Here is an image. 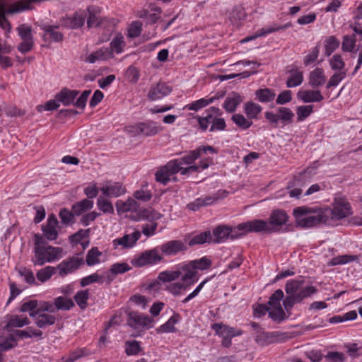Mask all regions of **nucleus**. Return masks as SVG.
Returning <instances> with one entry per match:
<instances>
[{
    "mask_svg": "<svg viewBox=\"0 0 362 362\" xmlns=\"http://www.w3.org/2000/svg\"><path fill=\"white\" fill-rule=\"evenodd\" d=\"M186 236L187 237V245L190 247L205 243H211L213 240V236L209 230L197 234L192 238H189V235Z\"/></svg>",
    "mask_w": 362,
    "mask_h": 362,
    "instance_id": "nucleus-28",
    "label": "nucleus"
},
{
    "mask_svg": "<svg viewBox=\"0 0 362 362\" xmlns=\"http://www.w3.org/2000/svg\"><path fill=\"white\" fill-rule=\"evenodd\" d=\"M116 208L118 214L125 213L128 211H136L139 208V204L134 199L129 198L127 201L123 202L118 200L116 204Z\"/></svg>",
    "mask_w": 362,
    "mask_h": 362,
    "instance_id": "nucleus-29",
    "label": "nucleus"
},
{
    "mask_svg": "<svg viewBox=\"0 0 362 362\" xmlns=\"http://www.w3.org/2000/svg\"><path fill=\"white\" fill-rule=\"evenodd\" d=\"M288 216L285 211L281 209H276L272 211L269 216V221L268 222L269 228L274 229L272 233H276L279 230V227L286 224Z\"/></svg>",
    "mask_w": 362,
    "mask_h": 362,
    "instance_id": "nucleus-19",
    "label": "nucleus"
},
{
    "mask_svg": "<svg viewBox=\"0 0 362 362\" xmlns=\"http://www.w3.org/2000/svg\"><path fill=\"white\" fill-rule=\"evenodd\" d=\"M205 117H197L198 123L202 131L205 132L210 124L214 122L215 119L221 117L223 112L221 109L216 107H210L205 111Z\"/></svg>",
    "mask_w": 362,
    "mask_h": 362,
    "instance_id": "nucleus-16",
    "label": "nucleus"
},
{
    "mask_svg": "<svg viewBox=\"0 0 362 362\" xmlns=\"http://www.w3.org/2000/svg\"><path fill=\"white\" fill-rule=\"evenodd\" d=\"M163 129V128L161 126L152 120L138 122L124 128V131L131 136H153L162 132Z\"/></svg>",
    "mask_w": 362,
    "mask_h": 362,
    "instance_id": "nucleus-3",
    "label": "nucleus"
},
{
    "mask_svg": "<svg viewBox=\"0 0 362 362\" xmlns=\"http://www.w3.org/2000/svg\"><path fill=\"white\" fill-rule=\"evenodd\" d=\"M346 76V71H338L334 73L329 78L327 88L337 86Z\"/></svg>",
    "mask_w": 362,
    "mask_h": 362,
    "instance_id": "nucleus-62",
    "label": "nucleus"
},
{
    "mask_svg": "<svg viewBox=\"0 0 362 362\" xmlns=\"http://www.w3.org/2000/svg\"><path fill=\"white\" fill-rule=\"evenodd\" d=\"M57 268L52 266H47L40 269L37 274L36 277L38 281L42 283L48 281L52 276L56 273Z\"/></svg>",
    "mask_w": 362,
    "mask_h": 362,
    "instance_id": "nucleus-45",
    "label": "nucleus"
},
{
    "mask_svg": "<svg viewBox=\"0 0 362 362\" xmlns=\"http://www.w3.org/2000/svg\"><path fill=\"white\" fill-rule=\"evenodd\" d=\"M303 81V73L298 69L293 68L291 70V75L286 81V86L293 88L300 86Z\"/></svg>",
    "mask_w": 362,
    "mask_h": 362,
    "instance_id": "nucleus-30",
    "label": "nucleus"
},
{
    "mask_svg": "<svg viewBox=\"0 0 362 362\" xmlns=\"http://www.w3.org/2000/svg\"><path fill=\"white\" fill-rule=\"evenodd\" d=\"M125 354L127 356H135L143 351L140 342L136 340H127L124 343Z\"/></svg>",
    "mask_w": 362,
    "mask_h": 362,
    "instance_id": "nucleus-42",
    "label": "nucleus"
},
{
    "mask_svg": "<svg viewBox=\"0 0 362 362\" xmlns=\"http://www.w3.org/2000/svg\"><path fill=\"white\" fill-rule=\"evenodd\" d=\"M89 298L88 290H81L74 296V300L81 309H85L88 306L87 300Z\"/></svg>",
    "mask_w": 362,
    "mask_h": 362,
    "instance_id": "nucleus-51",
    "label": "nucleus"
},
{
    "mask_svg": "<svg viewBox=\"0 0 362 362\" xmlns=\"http://www.w3.org/2000/svg\"><path fill=\"white\" fill-rule=\"evenodd\" d=\"M83 263V258L79 257V255H76L63 260L56 268L59 270V275L64 277L76 271Z\"/></svg>",
    "mask_w": 362,
    "mask_h": 362,
    "instance_id": "nucleus-12",
    "label": "nucleus"
},
{
    "mask_svg": "<svg viewBox=\"0 0 362 362\" xmlns=\"http://www.w3.org/2000/svg\"><path fill=\"white\" fill-rule=\"evenodd\" d=\"M178 320L179 315L177 314L173 315L165 323L156 329V332L158 334L175 332L176 331L175 325L178 322Z\"/></svg>",
    "mask_w": 362,
    "mask_h": 362,
    "instance_id": "nucleus-31",
    "label": "nucleus"
},
{
    "mask_svg": "<svg viewBox=\"0 0 362 362\" xmlns=\"http://www.w3.org/2000/svg\"><path fill=\"white\" fill-rule=\"evenodd\" d=\"M97 205L103 213L114 214V207L110 201L100 197L97 199Z\"/></svg>",
    "mask_w": 362,
    "mask_h": 362,
    "instance_id": "nucleus-60",
    "label": "nucleus"
},
{
    "mask_svg": "<svg viewBox=\"0 0 362 362\" xmlns=\"http://www.w3.org/2000/svg\"><path fill=\"white\" fill-rule=\"evenodd\" d=\"M297 98L305 103L320 102L324 99L319 90H300L297 93Z\"/></svg>",
    "mask_w": 362,
    "mask_h": 362,
    "instance_id": "nucleus-24",
    "label": "nucleus"
},
{
    "mask_svg": "<svg viewBox=\"0 0 362 362\" xmlns=\"http://www.w3.org/2000/svg\"><path fill=\"white\" fill-rule=\"evenodd\" d=\"M329 64L332 70H339L343 71L345 63L340 54H334L329 61Z\"/></svg>",
    "mask_w": 362,
    "mask_h": 362,
    "instance_id": "nucleus-63",
    "label": "nucleus"
},
{
    "mask_svg": "<svg viewBox=\"0 0 362 362\" xmlns=\"http://www.w3.org/2000/svg\"><path fill=\"white\" fill-rule=\"evenodd\" d=\"M88 351L85 349H79L71 352L69 356H63L62 361L63 362H74L80 358L88 355Z\"/></svg>",
    "mask_w": 362,
    "mask_h": 362,
    "instance_id": "nucleus-57",
    "label": "nucleus"
},
{
    "mask_svg": "<svg viewBox=\"0 0 362 362\" xmlns=\"http://www.w3.org/2000/svg\"><path fill=\"white\" fill-rule=\"evenodd\" d=\"M18 35H20L22 42L18 45V50L23 53L30 52L33 47V40L32 35V29L30 26L23 24L18 28Z\"/></svg>",
    "mask_w": 362,
    "mask_h": 362,
    "instance_id": "nucleus-14",
    "label": "nucleus"
},
{
    "mask_svg": "<svg viewBox=\"0 0 362 362\" xmlns=\"http://www.w3.org/2000/svg\"><path fill=\"white\" fill-rule=\"evenodd\" d=\"M101 255V252L99 251L98 247H92L86 255V264L88 266H93L99 263V257Z\"/></svg>",
    "mask_w": 362,
    "mask_h": 362,
    "instance_id": "nucleus-58",
    "label": "nucleus"
},
{
    "mask_svg": "<svg viewBox=\"0 0 362 362\" xmlns=\"http://www.w3.org/2000/svg\"><path fill=\"white\" fill-rule=\"evenodd\" d=\"M285 291L287 296L283 300V305L288 313H291L296 303H301L305 298L317 292L315 286H305L303 279L288 281L285 285Z\"/></svg>",
    "mask_w": 362,
    "mask_h": 362,
    "instance_id": "nucleus-1",
    "label": "nucleus"
},
{
    "mask_svg": "<svg viewBox=\"0 0 362 362\" xmlns=\"http://www.w3.org/2000/svg\"><path fill=\"white\" fill-rule=\"evenodd\" d=\"M159 246L151 250H146L132 260V264L136 267H142L147 265H153L160 262L163 257L160 254Z\"/></svg>",
    "mask_w": 362,
    "mask_h": 362,
    "instance_id": "nucleus-6",
    "label": "nucleus"
},
{
    "mask_svg": "<svg viewBox=\"0 0 362 362\" xmlns=\"http://www.w3.org/2000/svg\"><path fill=\"white\" fill-rule=\"evenodd\" d=\"M216 200V198H213L211 197H206L204 198H198L195 199L194 202L189 203L187 205V208L191 211H197L201 207L210 205L214 203V202Z\"/></svg>",
    "mask_w": 362,
    "mask_h": 362,
    "instance_id": "nucleus-32",
    "label": "nucleus"
},
{
    "mask_svg": "<svg viewBox=\"0 0 362 362\" xmlns=\"http://www.w3.org/2000/svg\"><path fill=\"white\" fill-rule=\"evenodd\" d=\"M110 56V52L107 48H101L91 53L86 59V62L89 63H95L99 60H105Z\"/></svg>",
    "mask_w": 362,
    "mask_h": 362,
    "instance_id": "nucleus-40",
    "label": "nucleus"
},
{
    "mask_svg": "<svg viewBox=\"0 0 362 362\" xmlns=\"http://www.w3.org/2000/svg\"><path fill=\"white\" fill-rule=\"evenodd\" d=\"M357 317V313L356 310L349 311L343 315H335L329 318V322L330 323H339L348 320H353Z\"/></svg>",
    "mask_w": 362,
    "mask_h": 362,
    "instance_id": "nucleus-54",
    "label": "nucleus"
},
{
    "mask_svg": "<svg viewBox=\"0 0 362 362\" xmlns=\"http://www.w3.org/2000/svg\"><path fill=\"white\" fill-rule=\"evenodd\" d=\"M141 235L140 231L135 230L131 234H126L122 238L115 239L113 240V245L115 247L122 245L125 248L132 247L141 238Z\"/></svg>",
    "mask_w": 362,
    "mask_h": 362,
    "instance_id": "nucleus-23",
    "label": "nucleus"
},
{
    "mask_svg": "<svg viewBox=\"0 0 362 362\" xmlns=\"http://www.w3.org/2000/svg\"><path fill=\"white\" fill-rule=\"evenodd\" d=\"M54 308L57 310H69L74 306V301L64 296H59L54 299Z\"/></svg>",
    "mask_w": 362,
    "mask_h": 362,
    "instance_id": "nucleus-41",
    "label": "nucleus"
},
{
    "mask_svg": "<svg viewBox=\"0 0 362 362\" xmlns=\"http://www.w3.org/2000/svg\"><path fill=\"white\" fill-rule=\"evenodd\" d=\"M142 30V23L139 21L132 22L128 28V37L135 38L140 35Z\"/></svg>",
    "mask_w": 362,
    "mask_h": 362,
    "instance_id": "nucleus-64",
    "label": "nucleus"
},
{
    "mask_svg": "<svg viewBox=\"0 0 362 362\" xmlns=\"http://www.w3.org/2000/svg\"><path fill=\"white\" fill-rule=\"evenodd\" d=\"M211 329L215 331L216 335L222 338L221 344L226 348L230 346L233 337L240 336L243 333L240 329H236L223 323H214L211 325Z\"/></svg>",
    "mask_w": 362,
    "mask_h": 362,
    "instance_id": "nucleus-8",
    "label": "nucleus"
},
{
    "mask_svg": "<svg viewBox=\"0 0 362 362\" xmlns=\"http://www.w3.org/2000/svg\"><path fill=\"white\" fill-rule=\"evenodd\" d=\"M325 210L329 211L327 214L328 221L340 220L352 214L351 206L344 197L339 196L334 199L332 208L325 207Z\"/></svg>",
    "mask_w": 362,
    "mask_h": 362,
    "instance_id": "nucleus-5",
    "label": "nucleus"
},
{
    "mask_svg": "<svg viewBox=\"0 0 362 362\" xmlns=\"http://www.w3.org/2000/svg\"><path fill=\"white\" fill-rule=\"evenodd\" d=\"M103 194L107 197H118L126 193V188L120 182H107L101 188Z\"/></svg>",
    "mask_w": 362,
    "mask_h": 362,
    "instance_id": "nucleus-21",
    "label": "nucleus"
},
{
    "mask_svg": "<svg viewBox=\"0 0 362 362\" xmlns=\"http://www.w3.org/2000/svg\"><path fill=\"white\" fill-rule=\"evenodd\" d=\"M134 197L139 201L147 202L152 198V193L147 189V185H143L134 192Z\"/></svg>",
    "mask_w": 362,
    "mask_h": 362,
    "instance_id": "nucleus-53",
    "label": "nucleus"
},
{
    "mask_svg": "<svg viewBox=\"0 0 362 362\" xmlns=\"http://www.w3.org/2000/svg\"><path fill=\"white\" fill-rule=\"evenodd\" d=\"M231 119L237 127L243 130L249 129L252 125V121L249 118H245L241 114H234L231 117Z\"/></svg>",
    "mask_w": 362,
    "mask_h": 362,
    "instance_id": "nucleus-44",
    "label": "nucleus"
},
{
    "mask_svg": "<svg viewBox=\"0 0 362 362\" xmlns=\"http://www.w3.org/2000/svg\"><path fill=\"white\" fill-rule=\"evenodd\" d=\"M59 221L54 214L48 216L47 223L42 226V230L45 238L49 240H54L58 238Z\"/></svg>",
    "mask_w": 362,
    "mask_h": 362,
    "instance_id": "nucleus-18",
    "label": "nucleus"
},
{
    "mask_svg": "<svg viewBox=\"0 0 362 362\" xmlns=\"http://www.w3.org/2000/svg\"><path fill=\"white\" fill-rule=\"evenodd\" d=\"M255 95L259 102L269 103L274 99L275 93L271 89L263 88L257 90Z\"/></svg>",
    "mask_w": 362,
    "mask_h": 362,
    "instance_id": "nucleus-43",
    "label": "nucleus"
},
{
    "mask_svg": "<svg viewBox=\"0 0 362 362\" xmlns=\"http://www.w3.org/2000/svg\"><path fill=\"white\" fill-rule=\"evenodd\" d=\"M62 252V248L48 246L44 248H37L33 250V256L31 262L35 266H42L48 262H53L59 259Z\"/></svg>",
    "mask_w": 362,
    "mask_h": 362,
    "instance_id": "nucleus-4",
    "label": "nucleus"
},
{
    "mask_svg": "<svg viewBox=\"0 0 362 362\" xmlns=\"http://www.w3.org/2000/svg\"><path fill=\"white\" fill-rule=\"evenodd\" d=\"M355 35H346L343 37L341 50L344 52H353L356 47Z\"/></svg>",
    "mask_w": 362,
    "mask_h": 362,
    "instance_id": "nucleus-48",
    "label": "nucleus"
},
{
    "mask_svg": "<svg viewBox=\"0 0 362 362\" xmlns=\"http://www.w3.org/2000/svg\"><path fill=\"white\" fill-rule=\"evenodd\" d=\"M16 334L22 339L30 338L32 337L42 339V332L32 327H29L26 330H18L16 332Z\"/></svg>",
    "mask_w": 362,
    "mask_h": 362,
    "instance_id": "nucleus-55",
    "label": "nucleus"
},
{
    "mask_svg": "<svg viewBox=\"0 0 362 362\" xmlns=\"http://www.w3.org/2000/svg\"><path fill=\"white\" fill-rule=\"evenodd\" d=\"M88 13V18L87 20V24L89 28L97 27L100 24L98 14L100 13V8L95 6H90L87 8Z\"/></svg>",
    "mask_w": 362,
    "mask_h": 362,
    "instance_id": "nucleus-38",
    "label": "nucleus"
},
{
    "mask_svg": "<svg viewBox=\"0 0 362 362\" xmlns=\"http://www.w3.org/2000/svg\"><path fill=\"white\" fill-rule=\"evenodd\" d=\"M78 93L79 91L76 90L64 88L55 95V98L57 101L62 103L63 105H69L74 103Z\"/></svg>",
    "mask_w": 362,
    "mask_h": 362,
    "instance_id": "nucleus-26",
    "label": "nucleus"
},
{
    "mask_svg": "<svg viewBox=\"0 0 362 362\" xmlns=\"http://www.w3.org/2000/svg\"><path fill=\"white\" fill-rule=\"evenodd\" d=\"M329 212L325 208L302 206L293 209L296 225L301 228L315 227L320 223H328L327 214Z\"/></svg>",
    "mask_w": 362,
    "mask_h": 362,
    "instance_id": "nucleus-2",
    "label": "nucleus"
},
{
    "mask_svg": "<svg viewBox=\"0 0 362 362\" xmlns=\"http://www.w3.org/2000/svg\"><path fill=\"white\" fill-rule=\"evenodd\" d=\"M209 166V163L208 160H202L199 163V165H192L187 168H184L181 166L180 162L177 160V159H175L167 163L163 167L166 169L167 172L170 173L171 176L175 175L178 172L180 173L181 175H187L191 173H194L197 171L199 168L206 169Z\"/></svg>",
    "mask_w": 362,
    "mask_h": 362,
    "instance_id": "nucleus-7",
    "label": "nucleus"
},
{
    "mask_svg": "<svg viewBox=\"0 0 362 362\" xmlns=\"http://www.w3.org/2000/svg\"><path fill=\"white\" fill-rule=\"evenodd\" d=\"M6 6L5 1L0 0V27L2 28H6V25H10L6 18V14L16 13L28 8V6L19 2L11 4L9 8H6Z\"/></svg>",
    "mask_w": 362,
    "mask_h": 362,
    "instance_id": "nucleus-15",
    "label": "nucleus"
},
{
    "mask_svg": "<svg viewBox=\"0 0 362 362\" xmlns=\"http://www.w3.org/2000/svg\"><path fill=\"white\" fill-rule=\"evenodd\" d=\"M74 213L71 212L66 208H63L59 211V218L63 224L69 225L74 223Z\"/></svg>",
    "mask_w": 362,
    "mask_h": 362,
    "instance_id": "nucleus-61",
    "label": "nucleus"
},
{
    "mask_svg": "<svg viewBox=\"0 0 362 362\" xmlns=\"http://www.w3.org/2000/svg\"><path fill=\"white\" fill-rule=\"evenodd\" d=\"M268 222L264 220L255 219L239 224L237 226L238 230L247 233H272L273 228H269Z\"/></svg>",
    "mask_w": 362,
    "mask_h": 362,
    "instance_id": "nucleus-11",
    "label": "nucleus"
},
{
    "mask_svg": "<svg viewBox=\"0 0 362 362\" xmlns=\"http://www.w3.org/2000/svg\"><path fill=\"white\" fill-rule=\"evenodd\" d=\"M194 269L197 270H205L209 269L211 266V261L206 257H203L200 259L189 261Z\"/></svg>",
    "mask_w": 362,
    "mask_h": 362,
    "instance_id": "nucleus-50",
    "label": "nucleus"
},
{
    "mask_svg": "<svg viewBox=\"0 0 362 362\" xmlns=\"http://www.w3.org/2000/svg\"><path fill=\"white\" fill-rule=\"evenodd\" d=\"M178 271L181 273V280L187 284L189 287L197 281L196 277L197 272L194 269L189 262L177 265Z\"/></svg>",
    "mask_w": 362,
    "mask_h": 362,
    "instance_id": "nucleus-17",
    "label": "nucleus"
},
{
    "mask_svg": "<svg viewBox=\"0 0 362 362\" xmlns=\"http://www.w3.org/2000/svg\"><path fill=\"white\" fill-rule=\"evenodd\" d=\"M181 273L178 271L177 265L173 271H164L158 274V279L163 282H170L179 279Z\"/></svg>",
    "mask_w": 362,
    "mask_h": 362,
    "instance_id": "nucleus-46",
    "label": "nucleus"
},
{
    "mask_svg": "<svg viewBox=\"0 0 362 362\" xmlns=\"http://www.w3.org/2000/svg\"><path fill=\"white\" fill-rule=\"evenodd\" d=\"M153 320L148 315L132 311L128 314L127 324L132 328L140 327L149 329L153 326Z\"/></svg>",
    "mask_w": 362,
    "mask_h": 362,
    "instance_id": "nucleus-13",
    "label": "nucleus"
},
{
    "mask_svg": "<svg viewBox=\"0 0 362 362\" xmlns=\"http://www.w3.org/2000/svg\"><path fill=\"white\" fill-rule=\"evenodd\" d=\"M326 82V77L322 69L315 68L309 74L308 84L313 88L323 86Z\"/></svg>",
    "mask_w": 362,
    "mask_h": 362,
    "instance_id": "nucleus-27",
    "label": "nucleus"
},
{
    "mask_svg": "<svg viewBox=\"0 0 362 362\" xmlns=\"http://www.w3.org/2000/svg\"><path fill=\"white\" fill-rule=\"evenodd\" d=\"M93 207V202L88 199H84L72 206V211H74L76 216H80L85 211L91 209Z\"/></svg>",
    "mask_w": 362,
    "mask_h": 362,
    "instance_id": "nucleus-33",
    "label": "nucleus"
},
{
    "mask_svg": "<svg viewBox=\"0 0 362 362\" xmlns=\"http://www.w3.org/2000/svg\"><path fill=\"white\" fill-rule=\"evenodd\" d=\"M289 27L288 24H286L283 26H279L276 24H274L272 26L263 28H262L257 34H256L255 36L250 37H246L245 39L243 40L242 42H247L249 40L255 39L257 37L264 36L266 35L272 33L276 31H279L280 30L286 29Z\"/></svg>",
    "mask_w": 362,
    "mask_h": 362,
    "instance_id": "nucleus-37",
    "label": "nucleus"
},
{
    "mask_svg": "<svg viewBox=\"0 0 362 362\" xmlns=\"http://www.w3.org/2000/svg\"><path fill=\"white\" fill-rule=\"evenodd\" d=\"M58 26L45 25L43 27L45 37L51 38L54 42L62 41L63 39V35L58 31Z\"/></svg>",
    "mask_w": 362,
    "mask_h": 362,
    "instance_id": "nucleus-36",
    "label": "nucleus"
},
{
    "mask_svg": "<svg viewBox=\"0 0 362 362\" xmlns=\"http://www.w3.org/2000/svg\"><path fill=\"white\" fill-rule=\"evenodd\" d=\"M284 293L281 289H277L270 296L268 304L271 308H282L281 305V300H283Z\"/></svg>",
    "mask_w": 362,
    "mask_h": 362,
    "instance_id": "nucleus-52",
    "label": "nucleus"
},
{
    "mask_svg": "<svg viewBox=\"0 0 362 362\" xmlns=\"http://www.w3.org/2000/svg\"><path fill=\"white\" fill-rule=\"evenodd\" d=\"M279 121L284 125L291 124L293 122L294 113L293 111L286 107H280L277 109Z\"/></svg>",
    "mask_w": 362,
    "mask_h": 362,
    "instance_id": "nucleus-35",
    "label": "nucleus"
},
{
    "mask_svg": "<svg viewBox=\"0 0 362 362\" xmlns=\"http://www.w3.org/2000/svg\"><path fill=\"white\" fill-rule=\"evenodd\" d=\"M244 233H240L239 235H234L233 234L232 228L226 226L220 225L217 227H216L213 230V235L212 236L214 238L213 239V242L214 243H221L222 241H224L228 238H230L231 239L236 238L238 237H240L243 235Z\"/></svg>",
    "mask_w": 362,
    "mask_h": 362,
    "instance_id": "nucleus-22",
    "label": "nucleus"
},
{
    "mask_svg": "<svg viewBox=\"0 0 362 362\" xmlns=\"http://www.w3.org/2000/svg\"><path fill=\"white\" fill-rule=\"evenodd\" d=\"M198 158H199V150H193L182 158H177V160L180 162L182 166V165L192 164Z\"/></svg>",
    "mask_w": 362,
    "mask_h": 362,
    "instance_id": "nucleus-59",
    "label": "nucleus"
},
{
    "mask_svg": "<svg viewBox=\"0 0 362 362\" xmlns=\"http://www.w3.org/2000/svg\"><path fill=\"white\" fill-rule=\"evenodd\" d=\"M56 322V317L48 313H41L35 318V324L40 328H45Z\"/></svg>",
    "mask_w": 362,
    "mask_h": 362,
    "instance_id": "nucleus-34",
    "label": "nucleus"
},
{
    "mask_svg": "<svg viewBox=\"0 0 362 362\" xmlns=\"http://www.w3.org/2000/svg\"><path fill=\"white\" fill-rule=\"evenodd\" d=\"M243 100V98L239 93L232 92L226 98L223 107L228 113L234 112Z\"/></svg>",
    "mask_w": 362,
    "mask_h": 362,
    "instance_id": "nucleus-25",
    "label": "nucleus"
},
{
    "mask_svg": "<svg viewBox=\"0 0 362 362\" xmlns=\"http://www.w3.org/2000/svg\"><path fill=\"white\" fill-rule=\"evenodd\" d=\"M171 91V86L164 82H159L156 85L151 86L148 97L151 100H157L167 96Z\"/></svg>",
    "mask_w": 362,
    "mask_h": 362,
    "instance_id": "nucleus-20",
    "label": "nucleus"
},
{
    "mask_svg": "<svg viewBox=\"0 0 362 362\" xmlns=\"http://www.w3.org/2000/svg\"><path fill=\"white\" fill-rule=\"evenodd\" d=\"M262 107L254 102H247L244 105V111L250 119H256L261 112Z\"/></svg>",
    "mask_w": 362,
    "mask_h": 362,
    "instance_id": "nucleus-39",
    "label": "nucleus"
},
{
    "mask_svg": "<svg viewBox=\"0 0 362 362\" xmlns=\"http://www.w3.org/2000/svg\"><path fill=\"white\" fill-rule=\"evenodd\" d=\"M314 168L308 167L305 169L303 171L299 173L297 175L294 176V179L293 182H289L288 187H301L306 183L307 181L312 177V176L315 174ZM302 190L298 188H294L289 191V195L291 197L299 198V196L301 194Z\"/></svg>",
    "mask_w": 362,
    "mask_h": 362,
    "instance_id": "nucleus-9",
    "label": "nucleus"
},
{
    "mask_svg": "<svg viewBox=\"0 0 362 362\" xmlns=\"http://www.w3.org/2000/svg\"><path fill=\"white\" fill-rule=\"evenodd\" d=\"M340 45V41L334 35L328 37L325 41V54L330 56Z\"/></svg>",
    "mask_w": 362,
    "mask_h": 362,
    "instance_id": "nucleus-47",
    "label": "nucleus"
},
{
    "mask_svg": "<svg viewBox=\"0 0 362 362\" xmlns=\"http://www.w3.org/2000/svg\"><path fill=\"white\" fill-rule=\"evenodd\" d=\"M313 111V105H301L296 108L297 121L301 122L308 117Z\"/></svg>",
    "mask_w": 362,
    "mask_h": 362,
    "instance_id": "nucleus-56",
    "label": "nucleus"
},
{
    "mask_svg": "<svg viewBox=\"0 0 362 362\" xmlns=\"http://www.w3.org/2000/svg\"><path fill=\"white\" fill-rule=\"evenodd\" d=\"M126 46V42L121 34L117 35L110 42V47L112 52L117 54L122 53Z\"/></svg>",
    "mask_w": 362,
    "mask_h": 362,
    "instance_id": "nucleus-49",
    "label": "nucleus"
},
{
    "mask_svg": "<svg viewBox=\"0 0 362 362\" xmlns=\"http://www.w3.org/2000/svg\"><path fill=\"white\" fill-rule=\"evenodd\" d=\"M187 237H185V242L180 240H169L159 246L162 254L166 256H175L179 253H184L188 250L187 245Z\"/></svg>",
    "mask_w": 362,
    "mask_h": 362,
    "instance_id": "nucleus-10",
    "label": "nucleus"
}]
</instances>
